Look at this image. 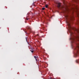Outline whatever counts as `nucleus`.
<instances>
[{"instance_id":"obj_1","label":"nucleus","mask_w":79,"mask_h":79,"mask_svg":"<svg viewBox=\"0 0 79 79\" xmlns=\"http://www.w3.org/2000/svg\"><path fill=\"white\" fill-rule=\"evenodd\" d=\"M65 17L66 19V23L67 24V25L69 27V30L70 33V35L71 36H72L73 35V33L71 31V29H73V28L72 27H71V24L69 22V21L68 20V15H66Z\"/></svg>"},{"instance_id":"obj_2","label":"nucleus","mask_w":79,"mask_h":79,"mask_svg":"<svg viewBox=\"0 0 79 79\" xmlns=\"http://www.w3.org/2000/svg\"><path fill=\"white\" fill-rule=\"evenodd\" d=\"M76 31L77 33L78 36H73L72 38H71L70 39L72 40L73 41L72 42L74 43V42H76V40H77L79 41V28L78 29H76Z\"/></svg>"},{"instance_id":"obj_3","label":"nucleus","mask_w":79,"mask_h":79,"mask_svg":"<svg viewBox=\"0 0 79 79\" xmlns=\"http://www.w3.org/2000/svg\"><path fill=\"white\" fill-rule=\"evenodd\" d=\"M57 7H58V8H60V6H61V3H58L57 4Z\"/></svg>"},{"instance_id":"obj_4","label":"nucleus","mask_w":79,"mask_h":79,"mask_svg":"<svg viewBox=\"0 0 79 79\" xmlns=\"http://www.w3.org/2000/svg\"><path fill=\"white\" fill-rule=\"evenodd\" d=\"M73 1L74 2H79V0H73Z\"/></svg>"},{"instance_id":"obj_5","label":"nucleus","mask_w":79,"mask_h":79,"mask_svg":"<svg viewBox=\"0 0 79 79\" xmlns=\"http://www.w3.org/2000/svg\"><path fill=\"white\" fill-rule=\"evenodd\" d=\"M27 29H28L29 30H30V31H31V28L30 27H27Z\"/></svg>"},{"instance_id":"obj_6","label":"nucleus","mask_w":79,"mask_h":79,"mask_svg":"<svg viewBox=\"0 0 79 79\" xmlns=\"http://www.w3.org/2000/svg\"><path fill=\"white\" fill-rule=\"evenodd\" d=\"M34 57L35 58V59H37V58H38V56H34Z\"/></svg>"},{"instance_id":"obj_7","label":"nucleus","mask_w":79,"mask_h":79,"mask_svg":"<svg viewBox=\"0 0 79 79\" xmlns=\"http://www.w3.org/2000/svg\"><path fill=\"white\" fill-rule=\"evenodd\" d=\"M30 51H31V53L34 52V51H33V50H31Z\"/></svg>"},{"instance_id":"obj_8","label":"nucleus","mask_w":79,"mask_h":79,"mask_svg":"<svg viewBox=\"0 0 79 79\" xmlns=\"http://www.w3.org/2000/svg\"><path fill=\"white\" fill-rule=\"evenodd\" d=\"M45 7L46 8H47L48 7V5H46Z\"/></svg>"},{"instance_id":"obj_9","label":"nucleus","mask_w":79,"mask_h":79,"mask_svg":"<svg viewBox=\"0 0 79 79\" xmlns=\"http://www.w3.org/2000/svg\"><path fill=\"white\" fill-rule=\"evenodd\" d=\"M42 10H45V8H43Z\"/></svg>"},{"instance_id":"obj_10","label":"nucleus","mask_w":79,"mask_h":79,"mask_svg":"<svg viewBox=\"0 0 79 79\" xmlns=\"http://www.w3.org/2000/svg\"><path fill=\"white\" fill-rule=\"evenodd\" d=\"M34 48H31V50L34 51Z\"/></svg>"},{"instance_id":"obj_11","label":"nucleus","mask_w":79,"mask_h":79,"mask_svg":"<svg viewBox=\"0 0 79 79\" xmlns=\"http://www.w3.org/2000/svg\"><path fill=\"white\" fill-rule=\"evenodd\" d=\"M26 20H28V19L27 18L26 19Z\"/></svg>"},{"instance_id":"obj_12","label":"nucleus","mask_w":79,"mask_h":79,"mask_svg":"<svg viewBox=\"0 0 79 79\" xmlns=\"http://www.w3.org/2000/svg\"><path fill=\"white\" fill-rule=\"evenodd\" d=\"M37 36H39V34H37Z\"/></svg>"},{"instance_id":"obj_13","label":"nucleus","mask_w":79,"mask_h":79,"mask_svg":"<svg viewBox=\"0 0 79 79\" xmlns=\"http://www.w3.org/2000/svg\"><path fill=\"white\" fill-rule=\"evenodd\" d=\"M26 40H27V37L26 38Z\"/></svg>"},{"instance_id":"obj_14","label":"nucleus","mask_w":79,"mask_h":79,"mask_svg":"<svg viewBox=\"0 0 79 79\" xmlns=\"http://www.w3.org/2000/svg\"><path fill=\"white\" fill-rule=\"evenodd\" d=\"M62 8H64V7L62 6Z\"/></svg>"},{"instance_id":"obj_15","label":"nucleus","mask_w":79,"mask_h":79,"mask_svg":"<svg viewBox=\"0 0 79 79\" xmlns=\"http://www.w3.org/2000/svg\"><path fill=\"white\" fill-rule=\"evenodd\" d=\"M35 60H36V61H37V59H36Z\"/></svg>"},{"instance_id":"obj_16","label":"nucleus","mask_w":79,"mask_h":79,"mask_svg":"<svg viewBox=\"0 0 79 79\" xmlns=\"http://www.w3.org/2000/svg\"><path fill=\"white\" fill-rule=\"evenodd\" d=\"M78 23H79V21L78 22Z\"/></svg>"},{"instance_id":"obj_17","label":"nucleus","mask_w":79,"mask_h":79,"mask_svg":"<svg viewBox=\"0 0 79 79\" xmlns=\"http://www.w3.org/2000/svg\"><path fill=\"white\" fill-rule=\"evenodd\" d=\"M78 16H79V15H78Z\"/></svg>"},{"instance_id":"obj_18","label":"nucleus","mask_w":79,"mask_h":79,"mask_svg":"<svg viewBox=\"0 0 79 79\" xmlns=\"http://www.w3.org/2000/svg\"><path fill=\"white\" fill-rule=\"evenodd\" d=\"M25 33H26V34H27V33H26V32H25Z\"/></svg>"},{"instance_id":"obj_19","label":"nucleus","mask_w":79,"mask_h":79,"mask_svg":"<svg viewBox=\"0 0 79 79\" xmlns=\"http://www.w3.org/2000/svg\"><path fill=\"white\" fill-rule=\"evenodd\" d=\"M66 9V8H65Z\"/></svg>"}]
</instances>
